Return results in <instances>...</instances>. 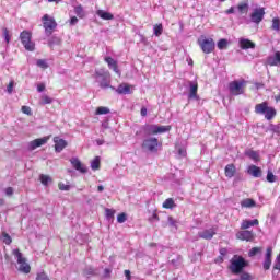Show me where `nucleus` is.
I'll use <instances>...</instances> for the list:
<instances>
[{
    "instance_id": "f257e3e1",
    "label": "nucleus",
    "mask_w": 280,
    "mask_h": 280,
    "mask_svg": "<svg viewBox=\"0 0 280 280\" xmlns=\"http://www.w3.org/2000/svg\"><path fill=\"white\" fill-rule=\"evenodd\" d=\"M255 114L256 115H264L265 119L267 121H272L275 117H277V109L268 103V101H265L262 103H258L255 105Z\"/></svg>"
},
{
    "instance_id": "f03ea898",
    "label": "nucleus",
    "mask_w": 280,
    "mask_h": 280,
    "mask_svg": "<svg viewBox=\"0 0 280 280\" xmlns=\"http://www.w3.org/2000/svg\"><path fill=\"white\" fill-rule=\"evenodd\" d=\"M244 268H248L246 258L240 255H234L230 260L229 270L232 275H243Z\"/></svg>"
},
{
    "instance_id": "7ed1b4c3",
    "label": "nucleus",
    "mask_w": 280,
    "mask_h": 280,
    "mask_svg": "<svg viewBox=\"0 0 280 280\" xmlns=\"http://www.w3.org/2000/svg\"><path fill=\"white\" fill-rule=\"evenodd\" d=\"M93 78L97 80L101 89H110V71L101 68L95 70Z\"/></svg>"
},
{
    "instance_id": "20e7f679",
    "label": "nucleus",
    "mask_w": 280,
    "mask_h": 280,
    "mask_svg": "<svg viewBox=\"0 0 280 280\" xmlns=\"http://www.w3.org/2000/svg\"><path fill=\"white\" fill-rule=\"evenodd\" d=\"M12 255H14V257H16L18 259L20 272H24V275H30L32 267H30V264H27V259L23 257V253H21V249H13Z\"/></svg>"
},
{
    "instance_id": "39448f33",
    "label": "nucleus",
    "mask_w": 280,
    "mask_h": 280,
    "mask_svg": "<svg viewBox=\"0 0 280 280\" xmlns=\"http://www.w3.org/2000/svg\"><path fill=\"white\" fill-rule=\"evenodd\" d=\"M20 40L26 51H35L36 43L32 40V33L30 31H22L20 33Z\"/></svg>"
},
{
    "instance_id": "423d86ee",
    "label": "nucleus",
    "mask_w": 280,
    "mask_h": 280,
    "mask_svg": "<svg viewBox=\"0 0 280 280\" xmlns=\"http://www.w3.org/2000/svg\"><path fill=\"white\" fill-rule=\"evenodd\" d=\"M201 51H203V54H213V51L215 50V42L213 40V38L209 37H205L203 35L197 40Z\"/></svg>"
},
{
    "instance_id": "0eeeda50",
    "label": "nucleus",
    "mask_w": 280,
    "mask_h": 280,
    "mask_svg": "<svg viewBox=\"0 0 280 280\" xmlns=\"http://www.w3.org/2000/svg\"><path fill=\"white\" fill-rule=\"evenodd\" d=\"M42 21L46 35L51 36L56 32V27H58V22H56V19L49 16V14H45Z\"/></svg>"
},
{
    "instance_id": "6e6552de",
    "label": "nucleus",
    "mask_w": 280,
    "mask_h": 280,
    "mask_svg": "<svg viewBox=\"0 0 280 280\" xmlns=\"http://www.w3.org/2000/svg\"><path fill=\"white\" fill-rule=\"evenodd\" d=\"M246 90V80L242 79L240 81H232L229 83V91L231 95H244Z\"/></svg>"
},
{
    "instance_id": "1a4fd4ad",
    "label": "nucleus",
    "mask_w": 280,
    "mask_h": 280,
    "mask_svg": "<svg viewBox=\"0 0 280 280\" xmlns=\"http://www.w3.org/2000/svg\"><path fill=\"white\" fill-rule=\"evenodd\" d=\"M159 145L161 143H159V139L156 138L144 139L142 142L143 150H148L149 152H159Z\"/></svg>"
},
{
    "instance_id": "9d476101",
    "label": "nucleus",
    "mask_w": 280,
    "mask_h": 280,
    "mask_svg": "<svg viewBox=\"0 0 280 280\" xmlns=\"http://www.w3.org/2000/svg\"><path fill=\"white\" fill-rule=\"evenodd\" d=\"M266 15V9L259 8L255 9L254 12L250 14L252 23H256L259 25L261 21H264V16Z\"/></svg>"
},
{
    "instance_id": "9b49d317",
    "label": "nucleus",
    "mask_w": 280,
    "mask_h": 280,
    "mask_svg": "<svg viewBox=\"0 0 280 280\" xmlns=\"http://www.w3.org/2000/svg\"><path fill=\"white\" fill-rule=\"evenodd\" d=\"M236 240L241 242H253L255 240V233L248 230H242L236 233Z\"/></svg>"
},
{
    "instance_id": "f8f14e48",
    "label": "nucleus",
    "mask_w": 280,
    "mask_h": 280,
    "mask_svg": "<svg viewBox=\"0 0 280 280\" xmlns=\"http://www.w3.org/2000/svg\"><path fill=\"white\" fill-rule=\"evenodd\" d=\"M104 62H106L108 69H112L114 73H116L117 75H121V71L119 70V63L117 62V60H115L110 56H106L104 57Z\"/></svg>"
},
{
    "instance_id": "ddd939ff",
    "label": "nucleus",
    "mask_w": 280,
    "mask_h": 280,
    "mask_svg": "<svg viewBox=\"0 0 280 280\" xmlns=\"http://www.w3.org/2000/svg\"><path fill=\"white\" fill-rule=\"evenodd\" d=\"M49 141V137L44 138H37L28 143V150H36V148H40L42 145H45Z\"/></svg>"
},
{
    "instance_id": "4468645a",
    "label": "nucleus",
    "mask_w": 280,
    "mask_h": 280,
    "mask_svg": "<svg viewBox=\"0 0 280 280\" xmlns=\"http://www.w3.org/2000/svg\"><path fill=\"white\" fill-rule=\"evenodd\" d=\"M54 143H55V152H62V150H65V148H67L68 145L67 141L60 137H55Z\"/></svg>"
},
{
    "instance_id": "2eb2a0df",
    "label": "nucleus",
    "mask_w": 280,
    "mask_h": 280,
    "mask_svg": "<svg viewBox=\"0 0 280 280\" xmlns=\"http://www.w3.org/2000/svg\"><path fill=\"white\" fill-rule=\"evenodd\" d=\"M70 163L77 172H81V174H86V167L82 165V162L78 158H72Z\"/></svg>"
},
{
    "instance_id": "dca6fc26",
    "label": "nucleus",
    "mask_w": 280,
    "mask_h": 280,
    "mask_svg": "<svg viewBox=\"0 0 280 280\" xmlns=\"http://www.w3.org/2000/svg\"><path fill=\"white\" fill-rule=\"evenodd\" d=\"M217 234L215 229L211 228L209 230H203L199 232L198 235L201 240H213V236Z\"/></svg>"
},
{
    "instance_id": "f3484780",
    "label": "nucleus",
    "mask_w": 280,
    "mask_h": 280,
    "mask_svg": "<svg viewBox=\"0 0 280 280\" xmlns=\"http://www.w3.org/2000/svg\"><path fill=\"white\" fill-rule=\"evenodd\" d=\"M250 226H259V220H243L241 223V231H246L247 229H250Z\"/></svg>"
},
{
    "instance_id": "a211bd4d",
    "label": "nucleus",
    "mask_w": 280,
    "mask_h": 280,
    "mask_svg": "<svg viewBox=\"0 0 280 280\" xmlns=\"http://www.w3.org/2000/svg\"><path fill=\"white\" fill-rule=\"evenodd\" d=\"M172 130V126H152V135H163L164 132H170Z\"/></svg>"
},
{
    "instance_id": "6ab92c4d",
    "label": "nucleus",
    "mask_w": 280,
    "mask_h": 280,
    "mask_svg": "<svg viewBox=\"0 0 280 280\" xmlns=\"http://www.w3.org/2000/svg\"><path fill=\"white\" fill-rule=\"evenodd\" d=\"M238 45L242 49H255L256 47L255 42L246 38L240 39Z\"/></svg>"
},
{
    "instance_id": "aec40b11",
    "label": "nucleus",
    "mask_w": 280,
    "mask_h": 280,
    "mask_svg": "<svg viewBox=\"0 0 280 280\" xmlns=\"http://www.w3.org/2000/svg\"><path fill=\"white\" fill-rule=\"evenodd\" d=\"M224 174L226 178H233V176L237 174V167H235V164H228L224 168Z\"/></svg>"
},
{
    "instance_id": "412c9836",
    "label": "nucleus",
    "mask_w": 280,
    "mask_h": 280,
    "mask_svg": "<svg viewBox=\"0 0 280 280\" xmlns=\"http://www.w3.org/2000/svg\"><path fill=\"white\" fill-rule=\"evenodd\" d=\"M116 93H118V95H129L130 84L128 83L119 84L118 88L116 89Z\"/></svg>"
},
{
    "instance_id": "4be33fe9",
    "label": "nucleus",
    "mask_w": 280,
    "mask_h": 280,
    "mask_svg": "<svg viewBox=\"0 0 280 280\" xmlns=\"http://www.w3.org/2000/svg\"><path fill=\"white\" fill-rule=\"evenodd\" d=\"M247 172L250 176H254V178H260L261 176V168L257 165H250Z\"/></svg>"
},
{
    "instance_id": "5701e85b",
    "label": "nucleus",
    "mask_w": 280,
    "mask_h": 280,
    "mask_svg": "<svg viewBox=\"0 0 280 280\" xmlns=\"http://www.w3.org/2000/svg\"><path fill=\"white\" fill-rule=\"evenodd\" d=\"M96 14L97 16H100V19H103V21H113V19H115V15H113V13L106 12L104 10L96 11Z\"/></svg>"
},
{
    "instance_id": "b1692460",
    "label": "nucleus",
    "mask_w": 280,
    "mask_h": 280,
    "mask_svg": "<svg viewBox=\"0 0 280 280\" xmlns=\"http://www.w3.org/2000/svg\"><path fill=\"white\" fill-rule=\"evenodd\" d=\"M267 62L269 67H277V65H280V51L275 52V58L269 57Z\"/></svg>"
},
{
    "instance_id": "393cba45",
    "label": "nucleus",
    "mask_w": 280,
    "mask_h": 280,
    "mask_svg": "<svg viewBox=\"0 0 280 280\" xmlns=\"http://www.w3.org/2000/svg\"><path fill=\"white\" fill-rule=\"evenodd\" d=\"M241 207L243 209H253V207H257V202H255L253 199L250 198H246V199H243L241 201Z\"/></svg>"
},
{
    "instance_id": "a878e982",
    "label": "nucleus",
    "mask_w": 280,
    "mask_h": 280,
    "mask_svg": "<svg viewBox=\"0 0 280 280\" xmlns=\"http://www.w3.org/2000/svg\"><path fill=\"white\" fill-rule=\"evenodd\" d=\"M189 100H198V83H190Z\"/></svg>"
},
{
    "instance_id": "bb28decb",
    "label": "nucleus",
    "mask_w": 280,
    "mask_h": 280,
    "mask_svg": "<svg viewBox=\"0 0 280 280\" xmlns=\"http://www.w3.org/2000/svg\"><path fill=\"white\" fill-rule=\"evenodd\" d=\"M163 209H176V201H174V198H167L162 203Z\"/></svg>"
},
{
    "instance_id": "cd10ccee",
    "label": "nucleus",
    "mask_w": 280,
    "mask_h": 280,
    "mask_svg": "<svg viewBox=\"0 0 280 280\" xmlns=\"http://www.w3.org/2000/svg\"><path fill=\"white\" fill-rule=\"evenodd\" d=\"M240 14H246L248 12V1H243L237 5Z\"/></svg>"
},
{
    "instance_id": "c85d7f7f",
    "label": "nucleus",
    "mask_w": 280,
    "mask_h": 280,
    "mask_svg": "<svg viewBox=\"0 0 280 280\" xmlns=\"http://www.w3.org/2000/svg\"><path fill=\"white\" fill-rule=\"evenodd\" d=\"M39 180H40L42 185L47 187V185H49V183H51V177L49 175L40 174Z\"/></svg>"
},
{
    "instance_id": "c756f323",
    "label": "nucleus",
    "mask_w": 280,
    "mask_h": 280,
    "mask_svg": "<svg viewBox=\"0 0 280 280\" xmlns=\"http://www.w3.org/2000/svg\"><path fill=\"white\" fill-rule=\"evenodd\" d=\"M271 30H273L275 32H280V18L272 19Z\"/></svg>"
},
{
    "instance_id": "7c9ffc66",
    "label": "nucleus",
    "mask_w": 280,
    "mask_h": 280,
    "mask_svg": "<svg viewBox=\"0 0 280 280\" xmlns=\"http://www.w3.org/2000/svg\"><path fill=\"white\" fill-rule=\"evenodd\" d=\"M2 242L7 246H10V244H12V236H10V234H8L7 232H2Z\"/></svg>"
},
{
    "instance_id": "2f4dec72",
    "label": "nucleus",
    "mask_w": 280,
    "mask_h": 280,
    "mask_svg": "<svg viewBox=\"0 0 280 280\" xmlns=\"http://www.w3.org/2000/svg\"><path fill=\"white\" fill-rule=\"evenodd\" d=\"M110 109L108 107L100 106L96 108L95 115H108Z\"/></svg>"
},
{
    "instance_id": "473e14b6",
    "label": "nucleus",
    "mask_w": 280,
    "mask_h": 280,
    "mask_svg": "<svg viewBox=\"0 0 280 280\" xmlns=\"http://www.w3.org/2000/svg\"><path fill=\"white\" fill-rule=\"evenodd\" d=\"M261 250H264L262 247H253L249 252H248V257H255V255H259L261 253Z\"/></svg>"
},
{
    "instance_id": "72a5a7b5",
    "label": "nucleus",
    "mask_w": 280,
    "mask_h": 280,
    "mask_svg": "<svg viewBox=\"0 0 280 280\" xmlns=\"http://www.w3.org/2000/svg\"><path fill=\"white\" fill-rule=\"evenodd\" d=\"M153 32L155 36H161V34H163V24H155L153 26Z\"/></svg>"
},
{
    "instance_id": "f704fd0d",
    "label": "nucleus",
    "mask_w": 280,
    "mask_h": 280,
    "mask_svg": "<svg viewBox=\"0 0 280 280\" xmlns=\"http://www.w3.org/2000/svg\"><path fill=\"white\" fill-rule=\"evenodd\" d=\"M55 45H60V39L56 36H52L49 40H48V46L54 49Z\"/></svg>"
},
{
    "instance_id": "c9c22d12",
    "label": "nucleus",
    "mask_w": 280,
    "mask_h": 280,
    "mask_svg": "<svg viewBox=\"0 0 280 280\" xmlns=\"http://www.w3.org/2000/svg\"><path fill=\"white\" fill-rule=\"evenodd\" d=\"M246 155L252 159V161H259V153H257V151H248Z\"/></svg>"
},
{
    "instance_id": "e433bc0d",
    "label": "nucleus",
    "mask_w": 280,
    "mask_h": 280,
    "mask_svg": "<svg viewBox=\"0 0 280 280\" xmlns=\"http://www.w3.org/2000/svg\"><path fill=\"white\" fill-rule=\"evenodd\" d=\"M84 277H95V269L93 267H89L83 270Z\"/></svg>"
},
{
    "instance_id": "4c0bfd02",
    "label": "nucleus",
    "mask_w": 280,
    "mask_h": 280,
    "mask_svg": "<svg viewBox=\"0 0 280 280\" xmlns=\"http://www.w3.org/2000/svg\"><path fill=\"white\" fill-rule=\"evenodd\" d=\"M228 46H229V40L224 38L220 39L217 44L218 49H226Z\"/></svg>"
},
{
    "instance_id": "58836bf2",
    "label": "nucleus",
    "mask_w": 280,
    "mask_h": 280,
    "mask_svg": "<svg viewBox=\"0 0 280 280\" xmlns=\"http://www.w3.org/2000/svg\"><path fill=\"white\" fill-rule=\"evenodd\" d=\"M126 220H128V215L126 214V212H121L117 215L118 224H124V222H126Z\"/></svg>"
},
{
    "instance_id": "ea45409f",
    "label": "nucleus",
    "mask_w": 280,
    "mask_h": 280,
    "mask_svg": "<svg viewBox=\"0 0 280 280\" xmlns=\"http://www.w3.org/2000/svg\"><path fill=\"white\" fill-rule=\"evenodd\" d=\"M100 165H101L100 156H96V158L92 161L91 167H92V170L96 171V170H100Z\"/></svg>"
},
{
    "instance_id": "a19ab883",
    "label": "nucleus",
    "mask_w": 280,
    "mask_h": 280,
    "mask_svg": "<svg viewBox=\"0 0 280 280\" xmlns=\"http://www.w3.org/2000/svg\"><path fill=\"white\" fill-rule=\"evenodd\" d=\"M58 188L60 189V191H69V189H71V185L59 182Z\"/></svg>"
},
{
    "instance_id": "79ce46f5",
    "label": "nucleus",
    "mask_w": 280,
    "mask_h": 280,
    "mask_svg": "<svg viewBox=\"0 0 280 280\" xmlns=\"http://www.w3.org/2000/svg\"><path fill=\"white\" fill-rule=\"evenodd\" d=\"M74 12L79 19H84V9L81 5L74 8Z\"/></svg>"
},
{
    "instance_id": "37998d69",
    "label": "nucleus",
    "mask_w": 280,
    "mask_h": 280,
    "mask_svg": "<svg viewBox=\"0 0 280 280\" xmlns=\"http://www.w3.org/2000/svg\"><path fill=\"white\" fill-rule=\"evenodd\" d=\"M36 280H51V279H49V276H47V273L45 271H42V272L37 273Z\"/></svg>"
},
{
    "instance_id": "c03bdc74",
    "label": "nucleus",
    "mask_w": 280,
    "mask_h": 280,
    "mask_svg": "<svg viewBox=\"0 0 280 280\" xmlns=\"http://www.w3.org/2000/svg\"><path fill=\"white\" fill-rule=\"evenodd\" d=\"M2 32H3L5 43H7V45H9L10 44V38H11L10 37V31L8 28H3Z\"/></svg>"
},
{
    "instance_id": "a18cd8bd",
    "label": "nucleus",
    "mask_w": 280,
    "mask_h": 280,
    "mask_svg": "<svg viewBox=\"0 0 280 280\" xmlns=\"http://www.w3.org/2000/svg\"><path fill=\"white\" fill-rule=\"evenodd\" d=\"M267 180H268V183H275L277 180V176H275V174L269 171L267 173Z\"/></svg>"
},
{
    "instance_id": "49530a36",
    "label": "nucleus",
    "mask_w": 280,
    "mask_h": 280,
    "mask_svg": "<svg viewBox=\"0 0 280 280\" xmlns=\"http://www.w3.org/2000/svg\"><path fill=\"white\" fill-rule=\"evenodd\" d=\"M37 67H40V69H47V61H45V59H38Z\"/></svg>"
},
{
    "instance_id": "de8ad7c7",
    "label": "nucleus",
    "mask_w": 280,
    "mask_h": 280,
    "mask_svg": "<svg viewBox=\"0 0 280 280\" xmlns=\"http://www.w3.org/2000/svg\"><path fill=\"white\" fill-rule=\"evenodd\" d=\"M265 259L272 260V247L267 248Z\"/></svg>"
},
{
    "instance_id": "09e8293b",
    "label": "nucleus",
    "mask_w": 280,
    "mask_h": 280,
    "mask_svg": "<svg viewBox=\"0 0 280 280\" xmlns=\"http://www.w3.org/2000/svg\"><path fill=\"white\" fill-rule=\"evenodd\" d=\"M22 113H24V115H28L32 116V108L30 106H22Z\"/></svg>"
},
{
    "instance_id": "8fccbe9b",
    "label": "nucleus",
    "mask_w": 280,
    "mask_h": 280,
    "mask_svg": "<svg viewBox=\"0 0 280 280\" xmlns=\"http://www.w3.org/2000/svg\"><path fill=\"white\" fill-rule=\"evenodd\" d=\"M14 91V81H10L8 86H7V93L11 95V93Z\"/></svg>"
},
{
    "instance_id": "3c124183",
    "label": "nucleus",
    "mask_w": 280,
    "mask_h": 280,
    "mask_svg": "<svg viewBox=\"0 0 280 280\" xmlns=\"http://www.w3.org/2000/svg\"><path fill=\"white\" fill-rule=\"evenodd\" d=\"M270 266H272V260L265 259L262 265L264 270H270Z\"/></svg>"
},
{
    "instance_id": "603ef678",
    "label": "nucleus",
    "mask_w": 280,
    "mask_h": 280,
    "mask_svg": "<svg viewBox=\"0 0 280 280\" xmlns=\"http://www.w3.org/2000/svg\"><path fill=\"white\" fill-rule=\"evenodd\" d=\"M42 102H43V104H51V102H54V100L51 97H49L48 95H44V96H42Z\"/></svg>"
},
{
    "instance_id": "864d4df0",
    "label": "nucleus",
    "mask_w": 280,
    "mask_h": 280,
    "mask_svg": "<svg viewBox=\"0 0 280 280\" xmlns=\"http://www.w3.org/2000/svg\"><path fill=\"white\" fill-rule=\"evenodd\" d=\"M105 213L107 218H115V210L113 209H109V208L105 209Z\"/></svg>"
},
{
    "instance_id": "5fc2aeb1",
    "label": "nucleus",
    "mask_w": 280,
    "mask_h": 280,
    "mask_svg": "<svg viewBox=\"0 0 280 280\" xmlns=\"http://www.w3.org/2000/svg\"><path fill=\"white\" fill-rule=\"evenodd\" d=\"M219 253L221 257H226V255L229 254V249H226V247H222L219 249Z\"/></svg>"
},
{
    "instance_id": "6e6d98bb",
    "label": "nucleus",
    "mask_w": 280,
    "mask_h": 280,
    "mask_svg": "<svg viewBox=\"0 0 280 280\" xmlns=\"http://www.w3.org/2000/svg\"><path fill=\"white\" fill-rule=\"evenodd\" d=\"M178 154L179 156H183V158L187 156V149L179 148Z\"/></svg>"
},
{
    "instance_id": "4d7b16f0",
    "label": "nucleus",
    "mask_w": 280,
    "mask_h": 280,
    "mask_svg": "<svg viewBox=\"0 0 280 280\" xmlns=\"http://www.w3.org/2000/svg\"><path fill=\"white\" fill-rule=\"evenodd\" d=\"M149 220H150V222H154V220L156 222H159V220H160L159 214L156 212H154Z\"/></svg>"
},
{
    "instance_id": "13d9d810",
    "label": "nucleus",
    "mask_w": 280,
    "mask_h": 280,
    "mask_svg": "<svg viewBox=\"0 0 280 280\" xmlns=\"http://www.w3.org/2000/svg\"><path fill=\"white\" fill-rule=\"evenodd\" d=\"M214 262H215V264H224V257H223V256H218V257L214 259Z\"/></svg>"
},
{
    "instance_id": "bf43d9fd",
    "label": "nucleus",
    "mask_w": 280,
    "mask_h": 280,
    "mask_svg": "<svg viewBox=\"0 0 280 280\" xmlns=\"http://www.w3.org/2000/svg\"><path fill=\"white\" fill-rule=\"evenodd\" d=\"M5 194H7L8 196H13V194H14V188L8 187V188L5 189Z\"/></svg>"
},
{
    "instance_id": "052dcab7",
    "label": "nucleus",
    "mask_w": 280,
    "mask_h": 280,
    "mask_svg": "<svg viewBox=\"0 0 280 280\" xmlns=\"http://www.w3.org/2000/svg\"><path fill=\"white\" fill-rule=\"evenodd\" d=\"M37 91L38 93H43V91H45V83H40L37 85Z\"/></svg>"
},
{
    "instance_id": "680f3d73",
    "label": "nucleus",
    "mask_w": 280,
    "mask_h": 280,
    "mask_svg": "<svg viewBox=\"0 0 280 280\" xmlns=\"http://www.w3.org/2000/svg\"><path fill=\"white\" fill-rule=\"evenodd\" d=\"M168 223L171 226H176V220L173 217H168Z\"/></svg>"
},
{
    "instance_id": "e2e57ef3",
    "label": "nucleus",
    "mask_w": 280,
    "mask_h": 280,
    "mask_svg": "<svg viewBox=\"0 0 280 280\" xmlns=\"http://www.w3.org/2000/svg\"><path fill=\"white\" fill-rule=\"evenodd\" d=\"M225 14H235V8L234 7H231L230 9H228L225 11Z\"/></svg>"
},
{
    "instance_id": "0e129e2a",
    "label": "nucleus",
    "mask_w": 280,
    "mask_h": 280,
    "mask_svg": "<svg viewBox=\"0 0 280 280\" xmlns=\"http://www.w3.org/2000/svg\"><path fill=\"white\" fill-rule=\"evenodd\" d=\"M140 114H141L142 117H145L148 115V108L142 107L141 110H140Z\"/></svg>"
},
{
    "instance_id": "69168bd1",
    "label": "nucleus",
    "mask_w": 280,
    "mask_h": 280,
    "mask_svg": "<svg viewBox=\"0 0 280 280\" xmlns=\"http://www.w3.org/2000/svg\"><path fill=\"white\" fill-rule=\"evenodd\" d=\"M78 23V19L75 16H72L70 19V25H75Z\"/></svg>"
},
{
    "instance_id": "338daca9",
    "label": "nucleus",
    "mask_w": 280,
    "mask_h": 280,
    "mask_svg": "<svg viewBox=\"0 0 280 280\" xmlns=\"http://www.w3.org/2000/svg\"><path fill=\"white\" fill-rule=\"evenodd\" d=\"M125 277L130 280V270H125Z\"/></svg>"
},
{
    "instance_id": "774afa93",
    "label": "nucleus",
    "mask_w": 280,
    "mask_h": 280,
    "mask_svg": "<svg viewBox=\"0 0 280 280\" xmlns=\"http://www.w3.org/2000/svg\"><path fill=\"white\" fill-rule=\"evenodd\" d=\"M256 89H264V83H256Z\"/></svg>"
}]
</instances>
